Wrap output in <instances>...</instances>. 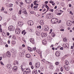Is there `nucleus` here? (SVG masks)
Segmentation results:
<instances>
[{
	"instance_id": "43",
	"label": "nucleus",
	"mask_w": 74,
	"mask_h": 74,
	"mask_svg": "<svg viewBox=\"0 0 74 74\" xmlns=\"http://www.w3.org/2000/svg\"><path fill=\"white\" fill-rule=\"evenodd\" d=\"M61 71H62V72H63V68L62 67L61 68Z\"/></svg>"
},
{
	"instance_id": "46",
	"label": "nucleus",
	"mask_w": 74,
	"mask_h": 74,
	"mask_svg": "<svg viewBox=\"0 0 74 74\" xmlns=\"http://www.w3.org/2000/svg\"><path fill=\"white\" fill-rule=\"evenodd\" d=\"M4 8L3 7H2V9H1V11H4Z\"/></svg>"
},
{
	"instance_id": "18",
	"label": "nucleus",
	"mask_w": 74,
	"mask_h": 74,
	"mask_svg": "<svg viewBox=\"0 0 74 74\" xmlns=\"http://www.w3.org/2000/svg\"><path fill=\"white\" fill-rule=\"evenodd\" d=\"M30 69L29 68H28L26 69V70H25L26 73H30Z\"/></svg>"
},
{
	"instance_id": "41",
	"label": "nucleus",
	"mask_w": 74,
	"mask_h": 74,
	"mask_svg": "<svg viewBox=\"0 0 74 74\" xmlns=\"http://www.w3.org/2000/svg\"><path fill=\"white\" fill-rule=\"evenodd\" d=\"M41 0H36V1H36L37 3H39V2H40Z\"/></svg>"
},
{
	"instance_id": "6",
	"label": "nucleus",
	"mask_w": 74,
	"mask_h": 74,
	"mask_svg": "<svg viewBox=\"0 0 74 74\" xmlns=\"http://www.w3.org/2000/svg\"><path fill=\"white\" fill-rule=\"evenodd\" d=\"M17 69L18 68L16 66H14L12 69V70L13 72H16V71L17 70Z\"/></svg>"
},
{
	"instance_id": "39",
	"label": "nucleus",
	"mask_w": 74,
	"mask_h": 74,
	"mask_svg": "<svg viewBox=\"0 0 74 74\" xmlns=\"http://www.w3.org/2000/svg\"><path fill=\"white\" fill-rule=\"evenodd\" d=\"M29 12L31 14H34V12L32 11H29Z\"/></svg>"
},
{
	"instance_id": "45",
	"label": "nucleus",
	"mask_w": 74,
	"mask_h": 74,
	"mask_svg": "<svg viewBox=\"0 0 74 74\" xmlns=\"http://www.w3.org/2000/svg\"><path fill=\"white\" fill-rule=\"evenodd\" d=\"M47 38L48 40H51V37H50V36H47Z\"/></svg>"
},
{
	"instance_id": "16",
	"label": "nucleus",
	"mask_w": 74,
	"mask_h": 74,
	"mask_svg": "<svg viewBox=\"0 0 74 74\" xmlns=\"http://www.w3.org/2000/svg\"><path fill=\"white\" fill-rule=\"evenodd\" d=\"M40 23L41 25H43L44 24V20H40Z\"/></svg>"
},
{
	"instance_id": "20",
	"label": "nucleus",
	"mask_w": 74,
	"mask_h": 74,
	"mask_svg": "<svg viewBox=\"0 0 74 74\" xmlns=\"http://www.w3.org/2000/svg\"><path fill=\"white\" fill-rule=\"evenodd\" d=\"M42 43L44 45H47V41L46 40H44L42 41Z\"/></svg>"
},
{
	"instance_id": "63",
	"label": "nucleus",
	"mask_w": 74,
	"mask_h": 74,
	"mask_svg": "<svg viewBox=\"0 0 74 74\" xmlns=\"http://www.w3.org/2000/svg\"><path fill=\"white\" fill-rule=\"evenodd\" d=\"M13 9L12 8H10L9 9V11H12Z\"/></svg>"
},
{
	"instance_id": "30",
	"label": "nucleus",
	"mask_w": 74,
	"mask_h": 74,
	"mask_svg": "<svg viewBox=\"0 0 74 74\" xmlns=\"http://www.w3.org/2000/svg\"><path fill=\"white\" fill-rule=\"evenodd\" d=\"M7 67L9 69H11V68H10V67H11V65L9 64H8L7 65Z\"/></svg>"
},
{
	"instance_id": "23",
	"label": "nucleus",
	"mask_w": 74,
	"mask_h": 74,
	"mask_svg": "<svg viewBox=\"0 0 74 74\" xmlns=\"http://www.w3.org/2000/svg\"><path fill=\"white\" fill-rule=\"evenodd\" d=\"M27 49L29 52H32V49L30 47H28Z\"/></svg>"
},
{
	"instance_id": "19",
	"label": "nucleus",
	"mask_w": 74,
	"mask_h": 74,
	"mask_svg": "<svg viewBox=\"0 0 74 74\" xmlns=\"http://www.w3.org/2000/svg\"><path fill=\"white\" fill-rule=\"evenodd\" d=\"M23 22L21 21L18 22V25L20 26L21 25H23Z\"/></svg>"
},
{
	"instance_id": "28",
	"label": "nucleus",
	"mask_w": 74,
	"mask_h": 74,
	"mask_svg": "<svg viewBox=\"0 0 74 74\" xmlns=\"http://www.w3.org/2000/svg\"><path fill=\"white\" fill-rule=\"evenodd\" d=\"M13 54H16L17 53V52L16 50H15V49L13 50Z\"/></svg>"
},
{
	"instance_id": "36",
	"label": "nucleus",
	"mask_w": 74,
	"mask_h": 74,
	"mask_svg": "<svg viewBox=\"0 0 74 74\" xmlns=\"http://www.w3.org/2000/svg\"><path fill=\"white\" fill-rule=\"evenodd\" d=\"M56 35L55 34H54L53 32L51 34V36L52 37H55Z\"/></svg>"
},
{
	"instance_id": "55",
	"label": "nucleus",
	"mask_w": 74,
	"mask_h": 74,
	"mask_svg": "<svg viewBox=\"0 0 74 74\" xmlns=\"http://www.w3.org/2000/svg\"><path fill=\"white\" fill-rule=\"evenodd\" d=\"M25 32V30H23L22 32V34H23V33H24V32Z\"/></svg>"
},
{
	"instance_id": "15",
	"label": "nucleus",
	"mask_w": 74,
	"mask_h": 74,
	"mask_svg": "<svg viewBox=\"0 0 74 74\" xmlns=\"http://www.w3.org/2000/svg\"><path fill=\"white\" fill-rule=\"evenodd\" d=\"M32 73L33 74H37V69H34L32 71Z\"/></svg>"
},
{
	"instance_id": "25",
	"label": "nucleus",
	"mask_w": 74,
	"mask_h": 74,
	"mask_svg": "<svg viewBox=\"0 0 74 74\" xmlns=\"http://www.w3.org/2000/svg\"><path fill=\"white\" fill-rule=\"evenodd\" d=\"M25 56L27 58H29V57H30V56H31V55H30V54H26Z\"/></svg>"
},
{
	"instance_id": "3",
	"label": "nucleus",
	"mask_w": 74,
	"mask_h": 74,
	"mask_svg": "<svg viewBox=\"0 0 74 74\" xmlns=\"http://www.w3.org/2000/svg\"><path fill=\"white\" fill-rule=\"evenodd\" d=\"M28 24L30 26H32V25H33L34 23L33 21L31 20H29L28 21Z\"/></svg>"
},
{
	"instance_id": "7",
	"label": "nucleus",
	"mask_w": 74,
	"mask_h": 74,
	"mask_svg": "<svg viewBox=\"0 0 74 74\" xmlns=\"http://www.w3.org/2000/svg\"><path fill=\"white\" fill-rule=\"evenodd\" d=\"M40 66V63L39 62H37L36 64L35 67H36V69H38L39 68Z\"/></svg>"
},
{
	"instance_id": "62",
	"label": "nucleus",
	"mask_w": 74,
	"mask_h": 74,
	"mask_svg": "<svg viewBox=\"0 0 74 74\" xmlns=\"http://www.w3.org/2000/svg\"><path fill=\"white\" fill-rule=\"evenodd\" d=\"M52 5H55V3L53 2L52 3Z\"/></svg>"
},
{
	"instance_id": "38",
	"label": "nucleus",
	"mask_w": 74,
	"mask_h": 74,
	"mask_svg": "<svg viewBox=\"0 0 74 74\" xmlns=\"http://www.w3.org/2000/svg\"><path fill=\"white\" fill-rule=\"evenodd\" d=\"M0 63L1 64V65H2V66L4 65V64H3V63L1 61L0 62Z\"/></svg>"
},
{
	"instance_id": "47",
	"label": "nucleus",
	"mask_w": 74,
	"mask_h": 74,
	"mask_svg": "<svg viewBox=\"0 0 74 74\" xmlns=\"http://www.w3.org/2000/svg\"><path fill=\"white\" fill-rule=\"evenodd\" d=\"M38 8V6H34V8H34V9H35V8Z\"/></svg>"
},
{
	"instance_id": "40",
	"label": "nucleus",
	"mask_w": 74,
	"mask_h": 74,
	"mask_svg": "<svg viewBox=\"0 0 74 74\" xmlns=\"http://www.w3.org/2000/svg\"><path fill=\"white\" fill-rule=\"evenodd\" d=\"M21 12H22V10H20L18 12V14L19 15H21Z\"/></svg>"
},
{
	"instance_id": "37",
	"label": "nucleus",
	"mask_w": 74,
	"mask_h": 74,
	"mask_svg": "<svg viewBox=\"0 0 74 74\" xmlns=\"http://www.w3.org/2000/svg\"><path fill=\"white\" fill-rule=\"evenodd\" d=\"M46 52L47 54H49V50H46Z\"/></svg>"
},
{
	"instance_id": "42",
	"label": "nucleus",
	"mask_w": 74,
	"mask_h": 74,
	"mask_svg": "<svg viewBox=\"0 0 74 74\" xmlns=\"http://www.w3.org/2000/svg\"><path fill=\"white\" fill-rule=\"evenodd\" d=\"M69 14H71L72 15H73V12H72V11H70L69 12Z\"/></svg>"
},
{
	"instance_id": "11",
	"label": "nucleus",
	"mask_w": 74,
	"mask_h": 74,
	"mask_svg": "<svg viewBox=\"0 0 74 74\" xmlns=\"http://www.w3.org/2000/svg\"><path fill=\"white\" fill-rule=\"evenodd\" d=\"M55 55L56 56L59 57V56L60 55V54L58 51H57Z\"/></svg>"
},
{
	"instance_id": "52",
	"label": "nucleus",
	"mask_w": 74,
	"mask_h": 74,
	"mask_svg": "<svg viewBox=\"0 0 74 74\" xmlns=\"http://www.w3.org/2000/svg\"><path fill=\"white\" fill-rule=\"evenodd\" d=\"M29 65L30 66H32V62H30L29 63Z\"/></svg>"
},
{
	"instance_id": "56",
	"label": "nucleus",
	"mask_w": 74,
	"mask_h": 74,
	"mask_svg": "<svg viewBox=\"0 0 74 74\" xmlns=\"http://www.w3.org/2000/svg\"><path fill=\"white\" fill-rule=\"evenodd\" d=\"M24 14H27V12H26V11H24Z\"/></svg>"
},
{
	"instance_id": "60",
	"label": "nucleus",
	"mask_w": 74,
	"mask_h": 74,
	"mask_svg": "<svg viewBox=\"0 0 74 74\" xmlns=\"http://www.w3.org/2000/svg\"><path fill=\"white\" fill-rule=\"evenodd\" d=\"M60 49L61 50H63V48L62 47L60 48Z\"/></svg>"
},
{
	"instance_id": "24",
	"label": "nucleus",
	"mask_w": 74,
	"mask_h": 74,
	"mask_svg": "<svg viewBox=\"0 0 74 74\" xmlns=\"http://www.w3.org/2000/svg\"><path fill=\"white\" fill-rule=\"evenodd\" d=\"M46 17L48 19H50V18H51V15L49 14L47 15Z\"/></svg>"
},
{
	"instance_id": "5",
	"label": "nucleus",
	"mask_w": 74,
	"mask_h": 74,
	"mask_svg": "<svg viewBox=\"0 0 74 74\" xmlns=\"http://www.w3.org/2000/svg\"><path fill=\"white\" fill-rule=\"evenodd\" d=\"M21 32V30L19 28H16V33L17 34H19Z\"/></svg>"
},
{
	"instance_id": "26",
	"label": "nucleus",
	"mask_w": 74,
	"mask_h": 74,
	"mask_svg": "<svg viewBox=\"0 0 74 74\" xmlns=\"http://www.w3.org/2000/svg\"><path fill=\"white\" fill-rule=\"evenodd\" d=\"M55 20L54 21V23H58V18H55Z\"/></svg>"
},
{
	"instance_id": "58",
	"label": "nucleus",
	"mask_w": 74,
	"mask_h": 74,
	"mask_svg": "<svg viewBox=\"0 0 74 74\" xmlns=\"http://www.w3.org/2000/svg\"><path fill=\"white\" fill-rule=\"evenodd\" d=\"M31 67L32 69H34V67H33V65H32L31 66Z\"/></svg>"
},
{
	"instance_id": "53",
	"label": "nucleus",
	"mask_w": 74,
	"mask_h": 74,
	"mask_svg": "<svg viewBox=\"0 0 74 74\" xmlns=\"http://www.w3.org/2000/svg\"><path fill=\"white\" fill-rule=\"evenodd\" d=\"M69 56V55H65V56H64V58H67V56Z\"/></svg>"
},
{
	"instance_id": "10",
	"label": "nucleus",
	"mask_w": 74,
	"mask_h": 74,
	"mask_svg": "<svg viewBox=\"0 0 74 74\" xmlns=\"http://www.w3.org/2000/svg\"><path fill=\"white\" fill-rule=\"evenodd\" d=\"M41 36L42 37H45L47 36V34L45 33H42Z\"/></svg>"
},
{
	"instance_id": "54",
	"label": "nucleus",
	"mask_w": 74,
	"mask_h": 74,
	"mask_svg": "<svg viewBox=\"0 0 74 74\" xmlns=\"http://www.w3.org/2000/svg\"><path fill=\"white\" fill-rule=\"evenodd\" d=\"M36 34L37 36H39V33H38V32H36Z\"/></svg>"
},
{
	"instance_id": "2",
	"label": "nucleus",
	"mask_w": 74,
	"mask_h": 74,
	"mask_svg": "<svg viewBox=\"0 0 74 74\" xmlns=\"http://www.w3.org/2000/svg\"><path fill=\"white\" fill-rule=\"evenodd\" d=\"M63 67L66 71H69L70 70V66L67 65H64Z\"/></svg>"
},
{
	"instance_id": "21",
	"label": "nucleus",
	"mask_w": 74,
	"mask_h": 74,
	"mask_svg": "<svg viewBox=\"0 0 74 74\" xmlns=\"http://www.w3.org/2000/svg\"><path fill=\"white\" fill-rule=\"evenodd\" d=\"M25 1L27 3H30L32 2V0H25Z\"/></svg>"
},
{
	"instance_id": "64",
	"label": "nucleus",
	"mask_w": 74,
	"mask_h": 74,
	"mask_svg": "<svg viewBox=\"0 0 74 74\" xmlns=\"http://www.w3.org/2000/svg\"><path fill=\"white\" fill-rule=\"evenodd\" d=\"M53 1H50L49 2L50 3H51V4L53 3Z\"/></svg>"
},
{
	"instance_id": "13",
	"label": "nucleus",
	"mask_w": 74,
	"mask_h": 74,
	"mask_svg": "<svg viewBox=\"0 0 74 74\" xmlns=\"http://www.w3.org/2000/svg\"><path fill=\"white\" fill-rule=\"evenodd\" d=\"M58 12H59V10H56L55 11V12H56V13L57 14V15L60 16V15L62 14V13L60 12V13H58Z\"/></svg>"
},
{
	"instance_id": "50",
	"label": "nucleus",
	"mask_w": 74,
	"mask_h": 74,
	"mask_svg": "<svg viewBox=\"0 0 74 74\" xmlns=\"http://www.w3.org/2000/svg\"><path fill=\"white\" fill-rule=\"evenodd\" d=\"M0 44H3V41L1 40L0 41Z\"/></svg>"
},
{
	"instance_id": "34",
	"label": "nucleus",
	"mask_w": 74,
	"mask_h": 74,
	"mask_svg": "<svg viewBox=\"0 0 74 74\" xmlns=\"http://www.w3.org/2000/svg\"><path fill=\"white\" fill-rule=\"evenodd\" d=\"M13 4H12L10 3L9 5V7H12Z\"/></svg>"
},
{
	"instance_id": "14",
	"label": "nucleus",
	"mask_w": 74,
	"mask_h": 74,
	"mask_svg": "<svg viewBox=\"0 0 74 74\" xmlns=\"http://www.w3.org/2000/svg\"><path fill=\"white\" fill-rule=\"evenodd\" d=\"M12 18L14 21H16V19H17L16 17V16L15 15H14L12 16Z\"/></svg>"
},
{
	"instance_id": "4",
	"label": "nucleus",
	"mask_w": 74,
	"mask_h": 74,
	"mask_svg": "<svg viewBox=\"0 0 74 74\" xmlns=\"http://www.w3.org/2000/svg\"><path fill=\"white\" fill-rule=\"evenodd\" d=\"M44 31L48 32L49 30V26L48 25H46L43 28Z\"/></svg>"
},
{
	"instance_id": "51",
	"label": "nucleus",
	"mask_w": 74,
	"mask_h": 74,
	"mask_svg": "<svg viewBox=\"0 0 74 74\" xmlns=\"http://www.w3.org/2000/svg\"><path fill=\"white\" fill-rule=\"evenodd\" d=\"M33 5H34L32 3L30 6L31 8H33Z\"/></svg>"
},
{
	"instance_id": "49",
	"label": "nucleus",
	"mask_w": 74,
	"mask_h": 74,
	"mask_svg": "<svg viewBox=\"0 0 74 74\" xmlns=\"http://www.w3.org/2000/svg\"><path fill=\"white\" fill-rule=\"evenodd\" d=\"M49 11L50 12H53V9H51L49 10Z\"/></svg>"
},
{
	"instance_id": "22",
	"label": "nucleus",
	"mask_w": 74,
	"mask_h": 74,
	"mask_svg": "<svg viewBox=\"0 0 74 74\" xmlns=\"http://www.w3.org/2000/svg\"><path fill=\"white\" fill-rule=\"evenodd\" d=\"M19 55L21 56V57H22L23 56V55H24L23 54V53L22 52H20L19 53Z\"/></svg>"
},
{
	"instance_id": "33",
	"label": "nucleus",
	"mask_w": 74,
	"mask_h": 74,
	"mask_svg": "<svg viewBox=\"0 0 74 74\" xmlns=\"http://www.w3.org/2000/svg\"><path fill=\"white\" fill-rule=\"evenodd\" d=\"M16 44V41L13 40L12 42V44L13 45H14V44Z\"/></svg>"
},
{
	"instance_id": "27",
	"label": "nucleus",
	"mask_w": 74,
	"mask_h": 74,
	"mask_svg": "<svg viewBox=\"0 0 74 74\" xmlns=\"http://www.w3.org/2000/svg\"><path fill=\"white\" fill-rule=\"evenodd\" d=\"M69 44L67 43H66L65 44H64V46H65L66 47H67V48H68L69 47Z\"/></svg>"
},
{
	"instance_id": "1",
	"label": "nucleus",
	"mask_w": 74,
	"mask_h": 74,
	"mask_svg": "<svg viewBox=\"0 0 74 74\" xmlns=\"http://www.w3.org/2000/svg\"><path fill=\"white\" fill-rule=\"evenodd\" d=\"M8 29L9 31H14L15 30V28L13 26L11 25L9 27Z\"/></svg>"
},
{
	"instance_id": "9",
	"label": "nucleus",
	"mask_w": 74,
	"mask_h": 74,
	"mask_svg": "<svg viewBox=\"0 0 74 74\" xmlns=\"http://www.w3.org/2000/svg\"><path fill=\"white\" fill-rule=\"evenodd\" d=\"M6 56L8 58H10L11 56V53L9 51H8L6 54Z\"/></svg>"
},
{
	"instance_id": "32",
	"label": "nucleus",
	"mask_w": 74,
	"mask_h": 74,
	"mask_svg": "<svg viewBox=\"0 0 74 74\" xmlns=\"http://www.w3.org/2000/svg\"><path fill=\"white\" fill-rule=\"evenodd\" d=\"M63 41L64 42H66V41H67V39L66 38H64L63 39Z\"/></svg>"
},
{
	"instance_id": "17",
	"label": "nucleus",
	"mask_w": 74,
	"mask_h": 74,
	"mask_svg": "<svg viewBox=\"0 0 74 74\" xmlns=\"http://www.w3.org/2000/svg\"><path fill=\"white\" fill-rule=\"evenodd\" d=\"M55 19V18H53L51 20V23H52L53 24H55V20H56Z\"/></svg>"
},
{
	"instance_id": "44",
	"label": "nucleus",
	"mask_w": 74,
	"mask_h": 74,
	"mask_svg": "<svg viewBox=\"0 0 74 74\" xmlns=\"http://www.w3.org/2000/svg\"><path fill=\"white\" fill-rule=\"evenodd\" d=\"M55 64L56 65H59V62H56Z\"/></svg>"
},
{
	"instance_id": "59",
	"label": "nucleus",
	"mask_w": 74,
	"mask_h": 74,
	"mask_svg": "<svg viewBox=\"0 0 74 74\" xmlns=\"http://www.w3.org/2000/svg\"><path fill=\"white\" fill-rule=\"evenodd\" d=\"M60 31H62V32H64V29H61L60 30Z\"/></svg>"
},
{
	"instance_id": "31",
	"label": "nucleus",
	"mask_w": 74,
	"mask_h": 74,
	"mask_svg": "<svg viewBox=\"0 0 74 74\" xmlns=\"http://www.w3.org/2000/svg\"><path fill=\"white\" fill-rule=\"evenodd\" d=\"M36 3H37L36 1H34V5H36V6L37 5H38V4Z\"/></svg>"
},
{
	"instance_id": "57",
	"label": "nucleus",
	"mask_w": 74,
	"mask_h": 74,
	"mask_svg": "<svg viewBox=\"0 0 74 74\" xmlns=\"http://www.w3.org/2000/svg\"><path fill=\"white\" fill-rule=\"evenodd\" d=\"M45 7L46 8H49V7L47 5H46Z\"/></svg>"
},
{
	"instance_id": "8",
	"label": "nucleus",
	"mask_w": 74,
	"mask_h": 74,
	"mask_svg": "<svg viewBox=\"0 0 74 74\" xmlns=\"http://www.w3.org/2000/svg\"><path fill=\"white\" fill-rule=\"evenodd\" d=\"M29 41L31 42L34 44V39L33 38H30Z\"/></svg>"
},
{
	"instance_id": "35",
	"label": "nucleus",
	"mask_w": 74,
	"mask_h": 74,
	"mask_svg": "<svg viewBox=\"0 0 74 74\" xmlns=\"http://www.w3.org/2000/svg\"><path fill=\"white\" fill-rule=\"evenodd\" d=\"M2 35L3 36H4L5 37L7 36V34H5V33L3 32L2 33Z\"/></svg>"
},
{
	"instance_id": "12",
	"label": "nucleus",
	"mask_w": 74,
	"mask_h": 74,
	"mask_svg": "<svg viewBox=\"0 0 74 74\" xmlns=\"http://www.w3.org/2000/svg\"><path fill=\"white\" fill-rule=\"evenodd\" d=\"M71 21H68L67 22V25L68 26H71V24L70 23Z\"/></svg>"
},
{
	"instance_id": "29",
	"label": "nucleus",
	"mask_w": 74,
	"mask_h": 74,
	"mask_svg": "<svg viewBox=\"0 0 74 74\" xmlns=\"http://www.w3.org/2000/svg\"><path fill=\"white\" fill-rule=\"evenodd\" d=\"M65 64L67 65L68 64H69V62L67 61V60H65Z\"/></svg>"
},
{
	"instance_id": "61",
	"label": "nucleus",
	"mask_w": 74,
	"mask_h": 74,
	"mask_svg": "<svg viewBox=\"0 0 74 74\" xmlns=\"http://www.w3.org/2000/svg\"><path fill=\"white\" fill-rule=\"evenodd\" d=\"M3 12L4 13H5V14H7V12L6 11H3Z\"/></svg>"
},
{
	"instance_id": "48",
	"label": "nucleus",
	"mask_w": 74,
	"mask_h": 74,
	"mask_svg": "<svg viewBox=\"0 0 74 74\" xmlns=\"http://www.w3.org/2000/svg\"><path fill=\"white\" fill-rule=\"evenodd\" d=\"M52 32V29H51L50 30V32H49V34H51Z\"/></svg>"
}]
</instances>
